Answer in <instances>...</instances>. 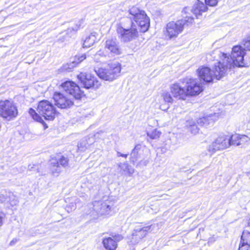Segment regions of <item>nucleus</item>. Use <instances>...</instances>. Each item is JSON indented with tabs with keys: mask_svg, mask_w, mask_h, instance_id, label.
Returning a JSON list of instances; mask_svg holds the SVG:
<instances>
[{
	"mask_svg": "<svg viewBox=\"0 0 250 250\" xmlns=\"http://www.w3.org/2000/svg\"><path fill=\"white\" fill-rule=\"evenodd\" d=\"M140 148V145H136L135 147V148L133 149L132 151V154H135L136 153H137V151L138 149H139Z\"/></svg>",
	"mask_w": 250,
	"mask_h": 250,
	"instance_id": "obj_35",
	"label": "nucleus"
},
{
	"mask_svg": "<svg viewBox=\"0 0 250 250\" xmlns=\"http://www.w3.org/2000/svg\"><path fill=\"white\" fill-rule=\"evenodd\" d=\"M207 9L208 8L206 4L197 0L191 9L188 7H185L183 12L185 13H188V11H190L197 17L198 15L201 14L202 12H205Z\"/></svg>",
	"mask_w": 250,
	"mask_h": 250,
	"instance_id": "obj_21",
	"label": "nucleus"
},
{
	"mask_svg": "<svg viewBox=\"0 0 250 250\" xmlns=\"http://www.w3.org/2000/svg\"><path fill=\"white\" fill-rule=\"evenodd\" d=\"M29 113L34 120L40 123L43 122L42 118L36 112L35 110L33 109L30 108L29 110Z\"/></svg>",
	"mask_w": 250,
	"mask_h": 250,
	"instance_id": "obj_28",
	"label": "nucleus"
},
{
	"mask_svg": "<svg viewBox=\"0 0 250 250\" xmlns=\"http://www.w3.org/2000/svg\"><path fill=\"white\" fill-rule=\"evenodd\" d=\"M152 225L143 226L140 225L135 227L133 231L130 236V243L132 244H136L144 238L148 232L152 230Z\"/></svg>",
	"mask_w": 250,
	"mask_h": 250,
	"instance_id": "obj_9",
	"label": "nucleus"
},
{
	"mask_svg": "<svg viewBox=\"0 0 250 250\" xmlns=\"http://www.w3.org/2000/svg\"><path fill=\"white\" fill-rule=\"evenodd\" d=\"M105 50L112 55H119L121 53L119 43L116 38L107 39L104 43Z\"/></svg>",
	"mask_w": 250,
	"mask_h": 250,
	"instance_id": "obj_16",
	"label": "nucleus"
},
{
	"mask_svg": "<svg viewBox=\"0 0 250 250\" xmlns=\"http://www.w3.org/2000/svg\"><path fill=\"white\" fill-rule=\"evenodd\" d=\"M183 21H177L176 22L171 21L166 26L165 34L169 39L177 37L181 33L183 29Z\"/></svg>",
	"mask_w": 250,
	"mask_h": 250,
	"instance_id": "obj_11",
	"label": "nucleus"
},
{
	"mask_svg": "<svg viewBox=\"0 0 250 250\" xmlns=\"http://www.w3.org/2000/svg\"><path fill=\"white\" fill-rule=\"evenodd\" d=\"M186 84V93L187 96H195L198 95L203 90L202 84L199 83L195 79L191 78L187 79Z\"/></svg>",
	"mask_w": 250,
	"mask_h": 250,
	"instance_id": "obj_14",
	"label": "nucleus"
},
{
	"mask_svg": "<svg viewBox=\"0 0 250 250\" xmlns=\"http://www.w3.org/2000/svg\"><path fill=\"white\" fill-rule=\"evenodd\" d=\"M170 92L173 97L177 99L185 100L187 96L186 90L177 83L170 85Z\"/></svg>",
	"mask_w": 250,
	"mask_h": 250,
	"instance_id": "obj_17",
	"label": "nucleus"
},
{
	"mask_svg": "<svg viewBox=\"0 0 250 250\" xmlns=\"http://www.w3.org/2000/svg\"><path fill=\"white\" fill-rule=\"evenodd\" d=\"M127 155H128V154H122L120 152H117V156L118 157H123L126 158Z\"/></svg>",
	"mask_w": 250,
	"mask_h": 250,
	"instance_id": "obj_38",
	"label": "nucleus"
},
{
	"mask_svg": "<svg viewBox=\"0 0 250 250\" xmlns=\"http://www.w3.org/2000/svg\"><path fill=\"white\" fill-rule=\"evenodd\" d=\"M121 70V64L116 62L109 63L105 67L95 71L100 78L105 81H112L120 75Z\"/></svg>",
	"mask_w": 250,
	"mask_h": 250,
	"instance_id": "obj_4",
	"label": "nucleus"
},
{
	"mask_svg": "<svg viewBox=\"0 0 250 250\" xmlns=\"http://www.w3.org/2000/svg\"><path fill=\"white\" fill-rule=\"evenodd\" d=\"M68 162V159L64 156L59 160L52 159L49 163V169L52 174L58 176L62 172V168L67 166Z\"/></svg>",
	"mask_w": 250,
	"mask_h": 250,
	"instance_id": "obj_12",
	"label": "nucleus"
},
{
	"mask_svg": "<svg viewBox=\"0 0 250 250\" xmlns=\"http://www.w3.org/2000/svg\"><path fill=\"white\" fill-rule=\"evenodd\" d=\"M39 114L47 120H53L56 114V110L52 104L46 100L39 102L38 106Z\"/></svg>",
	"mask_w": 250,
	"mask_h": 250,
	"instance_id": "obj_8",
	"label": "nucleus"
},
{
	"mask_svg": "<svg viewBox=\"0 0 250 250\" xmlns=\"http://www.w3.org/2000/svg\"><path fill=\"white\" fill-rule=\"evenodd\" d=\"M119 167L121 168V169H123L124 171H125L129 166L127 163H121L119 165Z\"/></svg>",
	"mask_w": 250,
	"mask_h": 250,
	"instance_id": "obj_34",
	"label": "nucleus"
},
{
	"mask_svg": "<svg viewBox=\"0 0 250 250\" xmlns=\"http://www.w3.org/2000/svg\"><path fill=\"white\" fill-rule=\"evenodd\" d=\"M102 53L101 52V51H99L98 52H97V53L95 54L94 59L96 60V57H97V56H101V55H102Z\"/></svg>",
	"mask_w": 250,
	"mask_h": 250,
	"instance_id": "obj_40",
	"label": "nucleus"
},
{
	"mask_svg": "<svg viewBox=\"0 0 250 250\" xmlns=\"http://www.w3.org/2000/svg\"><path fill=\"white\" fill-rule=\"evenodd\" d=\"M5 201V197L4 195L1 194L0 195V202H3Z\"/></svg>",
	"mask_w": 250,
	"mask_h": 250,
	"instance_id": "obj_39",
	"label": "nucleus"
},
{
	"mask_svg": "<svg viewBox=\"0 0 250 250\" xmlns=\"http://www.w3.org/2000/svg\"><path fill=\"white\" fill-rule=\"evenodd\" d=\"M86 59L85 54H83L81 56H76L75 61L72 62V66H74L75 63H79Z\"/></svg>",
	"mask_w": 250,
	"mask_h": 250,
	"instance_id": "obj_32",
	"label": "nucleus"
},
{
	"mask_svg": "<svg viewBox=\"0 0 250 250\" xmlns=\"http://www.w3.org/2000/svg\"><path fill=\"white\" fill-rule=\"evenodd\" d=\"M77 78L83 87L86 89L91 87L97 89L101 85V83L96 78L85 73H81L77 76Z\"/></svg>",
	"mask_w": 250,
	"mask_h": 250,
	"instance_id": "obj_10",
	"label": "nucleus"
},
{
	"mask_svg": "<svg viewBox=\"0 0 250 250\" xmlns=\"http://www.w3.org/2000/svg\"><path fill=\"white\" fill-rule=\"evenodd\" d=\"M66 208H71V210H72V209H75L76 207L74 204L71 203V205H68Z\"/></svg>",
	"mask_w": 250,
	"mask_h": 250,
	"instance_id": "obj_37",
	"label": "nucleus"
},
{
	"mask_svg": "<svg viewBox=\"0 0 250 250\" xmlns=\"http://www.w3.org/2000/svg\"><path fill=\"white\" fill-rule=\"evenodd\" d=\"M128 13V18L131 21V23L133 22L136 27V25L140 27L141 32L148 30L150 25L149 18L144 11L133 6L129 9Z\"/></svg>",
	"mask_w": 250,
	"mask_h": 250,
	"instance_id": "obj_2",
	"label": "nucleus"
},
{
	"mask_svg": "<svg viewBox=\"0 0 250 250\" xmlns=\"http://www.w3.org/2000/svg\"><path fill=\"white\" fill-rule=\"evenodd\" d=\"M188 125H189L188 129L192 134H195L198 132L199 129L193 122L191 121L188 122Z\"/></svg>",
	"mask_w": 250,
	"mask_h": 250,
	"instance_id": "obj_27",
	"label": "nucleus"
},
{
	"mask_svg": "<svg viewBox=\"0 0 250 250\" xmlns=\"http://www.w3.org/2000/svg\"><path fill=\"white\" fill-rule=\"evenodd\" d=\"M245 51L240 45L234 46L231 51L230 58L229 62L232 64V67H245L249 65V63L244 59Z\"/></svg>",
	"mask_w": 250,
	"mask_h": 250,
	"instance_id": "obj_7",
	"label": "nucleus"
},
{
	"mask_svg": "<svg viewBox=\"0 0 250 250\" xmlns=\"http://www.w3.org/2000/svg\"><path fill=\"white\" fill-rule=\"evenodd\" d=\"M126 171H127L128 174L131 175H132L134 172V169L132 168L131 167H129L128 168H127V169H126Z\"/></svg>",
	"mask_w": 250,
	"mask_h": 250,
	"instance_id": "obj_36",
	"label": "nucleus"
},
{
	"mask_svg": "<svg viewBox=\"0 0 250 250\" xmlns=\"http://www.w3.org/2000/svg\"><path fill=\"white\" fill-rule=\"evenodd\" d=\"M123 239V237L120 234L114 235L112 237L104 238L102 243L106 250H116L118 247V242Z\"/></svg>",
	"mask_w": 250,
	"mask_h": 250,
	"instance_id": "obj_15",
	"label": "nucleus"
},
{
	"mask_svg": "<svg viewBox=\"0 0 250 250\" xmlns=\"http://www.w3.org/2000/svg\"><path fill=\"white\" fill-rule=\"evenodd\" d=\"M116 32L121 42H128L135 40L138 37V29L132 22L130 28L125 29L121 24L116 26Z\"/></svg>",
	"mask_w": 250,
	"mask_h": 250,
	"instance_id": "obj_5",
	"label": "nucleus"
},
{
	"mask_svg": "<svg viewBox=\"0 0 250 250\" xmlns=\"http://www.w3.org/2000/svg\"><path fill=\"white\" fill-rule=\"evenodd\" d=\"M64 90L70 95L68 97L60 92H55L53 95L55 104L59 108H67L71 107L74 104V99H80L83 92L80 87L71 81H66L62 85Z\"/></svg>",
	"mask_w": 250,
	"mask_h": 250,
	"instance_id": "obj_1",
	"label": "nucleus"
},
{
	"mask_svg": "<svg viewBox=\"0 0 250 250\" xmlns=\"http://www.w3.org/2000/svg\"><path fill=\"white\" fill-rule=\"evenodd\" d=\"M160 108H161V109H162V110H165L166 109H165V108H164L163 107V105H161L160 106Z\"/></svg>",
	"mask_w": 250,
	"mask_h": 250,
	"instance_id": "obj_43",
	"label": "nucleus"
},
{
	"mask_svg": "<svg viewBox=\"0 0 250 250\" xmlns=\"http://www.w3.org/2000/svg\"><path fill=\"white\" fill-rule=\"evenodd\" d=\"M16 242H17V240L16 239H15V240L13 239V240H12L10 242V245L12 246V245H14V244H15Z\"/></svg>",
	"mask_w": 250,
	"mask_h": 250,
	"instance_id": "obj_42",
	"label": "nucleus"
},
{
	"mask_svg": "<svg viewBox=\"0 0 250 250\" xmlns=\"http://www.w3.org/2000/svg\"><path fill=\"white\" fill-rule=\"evenodd\" d=\"M147 135L152 139H157L159 138L161 132L157 129H154L151 132H148Z\"/></svg>",
	"mask_w": 250,
	"mask_h": 250,
	"instance_id": "obj_29",
	"label": "nucleus"
},
{
	"mask_svg": "<svg viewBox=\"0 0 250 250\" xmlns=\"http://www.w3.org/2000/svg\"><path fill=\"white\" fill-rule=\"evenodd\" d=\"M3 224V218L2 216H0V227Z\"/></svg>",
	"mask_w": 250,
	"mask_h": 250,
	"instance_id": "obj_41",
	"label": "nucleus"
},
{
	"mask_svg": "<svg viewBox=\"0 0 250 250\" xmlns=\"http://www.w3.org/2000/svg\"><path fill=\"white\" fill-rule=\"evenodd\" d=\"M250 235V233L249 232L243 231L241 238L239 250H249L250 247V242L249 241L248 238Z\"/></svg>",
	"mask_w": 250,
	"mask_h": 250,
	"instance_id": "obj_23",
	"label": "nucleus"
},
{
	"mask_svg": "<svg viewBox=\"0 0 250 250\" xmlns=\"http://www.w3.org/2000/svg\"><path fill=\"white\" fill-rule=\"evenodd\" d=\"M109 201H95L93 203V210L98 215H102L109 213L111 209Z\"/></svg>",
	"mask_w": 250,
	"mask_h": 250,
	"instance_id": "obj_18",
	"label": "nucleus"
},
{
	"mask_svg": "<svg viewBox=\"0 0 250 250\" xmlns=\"http://www.w3.org/2000/svg\"><path fill=\"white\" fill-rule=\"evenodd\" d=\"M96 33L93 32L87 37L83 42V47L88 48L93 45L96 40Z\"/></svg>",
	"mask_w": 250,
	"mask_h": 250,
	"instance_id": "obj_25",
	"label": "nucleus"
},
{
	"mask_svg": "<svg viewBox=\"0 0 250 250\" xmlns=\"http://www.w3.org/2000/svg\"><path fill=\"white\" fill-rule=\"evenodd\" d=\"M230 146L229 137L226 135L218 137L215 141L209 146L208 150L211 152L223 150Z\"/></svg>",
	"mask_w": 250,
	"mask_h": 250,
	"instance_id": "obj_13",
	"label": "nucleus"
},
{
	"mask_svg": "<svg viewBox=\"0 0 250 250\" xmlns=\"http://www.w3.org/2000/svg\"><path fill=\"white\" fill-rule=\"evenodd\" d=\"M218 1V0H205L206 5H208L210 6H216Z\"/></svg>",
	"mask_w": 250,
	"mask_h": 250,
	"instance_id": "obj_33",
	"label": "nucleus"
},
{
	"mask_svg": "<svg viewBox=\"0 0 250 250\" xmlns=\"http://www.w3.org/2000/svg\"><path fill=\"white\" fill-rule=\"evenodd\" d=\"M215 53L219 56L222 55L223 57L222 61H219L214 64L213 70L214 78L217 80H220L226 76L229 71L233 67L232 64L229 62V58L227 54L222 53L219 50L215 51Z\"/></svg>",
	"mask_w": 250,
	"mask_h": 250,
	"instance_id": "obj_3",
	"label": "nucleus"
},
{
	"mask_svg": "<svg viewBox=\"0 0 250 250\" xmlns=\"http://www.w3.org/2000/svg\"><path fill=\"white\" fill-rule=\"evenodd\" d=\"M179 21H183V28L185 25H189L192 24L194 22V19L190 16H186L184 19L179 20Z\"/></svg>",
	"mask_w": 250,
	"mask_h": 250,
	"instance_id": "obj_30",
	"label": "nucleus"
},
{
	"mask_svg": "<svg viewBox=\"0 0 250 250\" xmlns=\"http://www.w3.org/2000/svg\"><path fill=\"white\" fill-rule=\"evenodd\" d=\"M161 97L165 103L168 104H172L174 101L173 96L171 95L169 92L167 91H163L162 93Z\"/></svg>",
	"mask_w": 250,
	"mask_h": 250,
	"instance_id": "obj_26",
	"label": "nucleus"
},
{
	"mask_svg": "<svg viewBox=\"0 0 250 250\" xmlns=\"http://www.w3.org/2000/svg\"><path fill=\"white\" fill-rule=\"evenodd\" d=\"M198 74L200 79L207 83L212 82L214 77L213 71L207 66H201L198 69Z\"/></svg>",
	"mask_w": 250,
	"mask_h": 250,
	"instance_id": "obj_19",
	"label": "nucleus"
},
{
	"mask_svg": "<svg viewBox=\"0 0 250 250\" xmlns=\"http://www.w3.org/2000/svg\"><path fill=\"white\" fill-rule=\"evenodd\" d=\"M94 142V138L92 137L89 138L88 140L86 139H83L78 145V147L80 151H84L88 147L92 144Z\"/></svg>",
	"mask_w": 250,
	"mask_h": 250,
	"instance_id": "obj_24",
	"label": "nucleus"
},
{
	"mask_svg": "<svg viewBox=\"0 0 250 250\" xmlns=\"http://www.w3.org/2000/svg\"><path fill=\"white\" fill-rule=\"evenodd\" d=\"M243 45L244 50H247L250 51V35L243 41Z\"/></svg>",
	"mask_w": 250,
	"mask_h": 250,
	"instance_id": "obj_31",
	"label": "nucleus"
},
{
	"mask_svg": "<svg viewBox=\"0 0 250 250\" xmlns=\"http://www.w3.org/2000/svg\"><path fill=\"white\" fill-rule=\"evenodd\" d=\"M230 146H243L250 141V138L244 135L234 134L229 138Z\"/></svg>",
	"mask_w": 250,
	"mask_h": 250,
	"instance_id": "obj_20",
	"label": "nucleus"
},
{
	"mask_svg": "<svg viewBox=\"0 0 250 250\" xmlns=\"http://www.w3.org/2000/svg\"><path fill=\"white\" fill-rule=\"evenodd\" d=\"M249 224L250 226V221H249Z\"/></svg>",
	"mask_w": 250,
	"mask_h": 250,
	"instance_id": "obj_44",
	"label": "nucleus"
},
{
	"mask_svg": "<svg viewBox=\"0 0 250 250\" xmlns=\"http://www.w3.org/2000/svg\"><path fill=\"white\" fill-rule=\"evenodd\" d=\"M217 117V114L214 113L213 115L203 117L198 119L197 121V124L200 125H208L210 124L214 123Z\"/></svg>",
	"mask_w": 250,
	"mask_h": 250,
	"instance_id": "obj_22",
	"label": "nucleus"
},
{
	"mask_svg": "<svg viewBox=\"0 0 250 250\" xmlns=\"http://www.w3.org/2000/svg\"><path fill=\"white\" fill-rule=\"evenodd\" d=\"M18 115L17 106L13 102L5 100L0 101V116L7 121L15 119Z\"/></svg>",
	"mask_w": 250,
	"mask_h": 250,
	"instance_id": "obj_6",
	"label": "nucleus"
}]
</instances>
